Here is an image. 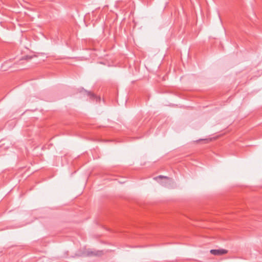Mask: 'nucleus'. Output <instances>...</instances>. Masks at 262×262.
I'll use <instances>...</instances> for the list:
<instances>
[{"instance_id":"f257e3e1","label":"nucleus","mask_w":262,"mask_h":262,"mask_svg":"<svg viewBox=\"0 0 262 262\" xmlns=\"http://www.w3.org/2000/svg\"><path fill=\"white\" fill-rule=\"evenodd\" d=\"M228 251L225 249H212L210 251V253L214 255H222L227 253Z\"/></svg>"},{"instance_id":"f03ea898","label":"nucleus","mask_w":262,"mask_h":262,"mask_svg":"<svg viewBox=\"0 0 262 262\" xmlns=\"http://www.w3.org/2000/svg\"><path fill=\"white\" fill-rule=\"evenodd\" d=\"M158 178H159V179L164 178V179H168V180H170V179L168 177H166V176H162V175L159 176L158 177H157L156 178H155V179H157Z\"/></svg>"},{"instance_id":"7ed1b4c3","label":"nucleus","mask_w":262,"mask_h":262,"mask_svg":"<svg viewBox=\"0 0 262 262\" xmlns=\"http://www.w3.org/2000/svg\"><path fill=\"white\" fill-rule=\"evenodd\" d=\"M85 92L86 93L88 96H89L90 97H94L95 96L93 94L91 93L90 92H88L86 91H85Z\"/></svg>"},{"instance_id":"20e7f679","label":"nucleus","mask_w":262,"mask_h":262,"mask_svg":"<svg viewBox=\"0 0 262 262\" xmlns=\"http://www.w3.org/2000/svg\"><path fill=\"white\" fill-rule=\"evenodd\" d=\"M91 254L97 255V254H96V253H93V252H91Z\"/></svg>"}]
</instances>
